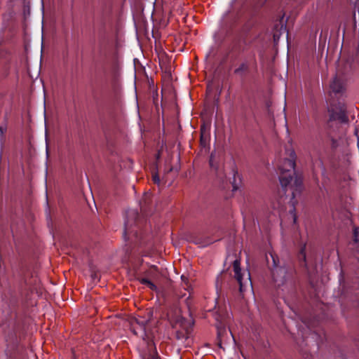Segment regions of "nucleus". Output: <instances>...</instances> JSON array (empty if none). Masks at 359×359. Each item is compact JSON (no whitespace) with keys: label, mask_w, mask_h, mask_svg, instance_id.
Returning a JSON list of instances; mask_svg holds the SVG:
<instances>
[{"label":"nucleus","mask_w":359,"mask_h":359,"mask_svg":"<svg viewBox=\"0 0 359 359\" xmlns=\"http://www.w3.org/2000/svg\"><path fill=\"white\" fill-rule=\"evenodd\" d=\"M297 257L299 262V264L302 267H307L306 263V250H307V243L303 241H300L297 246Z\"/></svg>","instance_id":"obj_8"},{"label":"nucleus","mask_w":359,"mask_h":359,"mask_svg":"<svg viewBox=\"0 0 359 359\" xmlns=\"http://www.w3.org/2000/svg\"><path fill=\"white\" fill-rule=\"evenodd\" d=\"M6 129H4L2 127H0V137H4Z\"/></svg>","instance_id":"obj_20"},{"label":"nucleus","mask_w":359,"mask_h":359,"mask_svg":"<svg viewBox=\"0 0 359 359\" xmlns=\"http://www.w3.org/2000/svg\"><path fill=\"white\" fill-rule=\"evenodd\" d=\"M182 282V286L184 288V290L189 291L191 289V284L189 281V279L187 276L184 275H182L181 276Z\"/></svg>","instance_id":"obj_13"},{"label":"nucleus","mask_w":359,"mask_h":359,"mask_svg":"<svg viewBox=\"0 0 359 359\" xmlns=\"http://www.w3.org/2000/svg\"><path fill=\"white\" fill-rule=\"evenodd\" d=\"M209 163H210V167L212 168H214L215 165H214V159H213V154H212L210 156Z\"/></svg>","instance_id":"obj_19"},{"label":"nucleus","mask_w":359,"mask_h":359,"mask_svg":"<svg viewBox=\"0 0 359 359\" xmlns=\"http://www.w3.org/2000/svg\"><path fill=\"white\" fill-rule=\"evenodd\" d=\"M280 170L279 180L281 187L285 189L290 185L292 190V198H294L301 193L303 188V181L300 176L295 175V153L291 151L290 158H285L281 164L278 165Z\"/></svg>","instance_id":"obj_2"},{"label":"nucleus","mask_w":359,"mask_h":359,"mask_svg":"<svg viewBox=\"0 0 359 359\" xmlns=\"http://www.w3.org/2000/svg\"><path fill=\"white\" fill-rule=\"evenodd\" d=\"M353 238L355 243L359 242V227H355L353 229Z\"/></svg>","instance_id":"obj_15"},{"label":"nucleus","mask_w":359,"mask_h":359,"mask_svg":"<svg viewBox=\"0 0 359 359\" xmlns=\"http://www.w3.org/2000/svg\"><path fill=\"white\" fill-rule=\"evenodd\" d=\"M139 281L140 282L141 284L147 285L152 291L158 292L157 286L148 278H139Z\"/></svg>","instance_id":"obj_11"},{"label":"nucleus","mask_w":359,"mask_h":359,"mask_svg":"<svg viewBox=\"0 0 359 359\" xmlns=\"http://www.w3.org/2000/svg\"><path fill=\"white\" fill-rule=\"evenodd\" d=\"M238 20V15L230 12L224 17L223 25L226 28L229 27V29H231L236 24Z\"/></svg>","instance_id":"obj_9"},{"label":"nucleus","mask_w":359,"mask_h":359,"mask_svg":"<svg viewBox=\"0 0 359 359\" xmlns=\"http://www.w3.org/2000/svg\"><path fill=\"white\" fill-rule=\"evenodd\" d=\"M296 222V217H294V222Z\"/></svg>","instance_id":"obj_24"},{"label":"nucleus","mask_w":359,"mask_h":359,"mask_svg":"<svg viewBox=\"0 0 359 359\" xmlns=\"http://www.w3.org/2000/svg\"><path fill=\"white\" fill-rule=\"evenodd\" d=\"M273 260V268L271 269V275L273 280L277 287L283 285L288 278V270L285 266H279L278 265V258L276 255H271Z\"/></svg>","instance_id":"obj_4"},{"label":"nucleus","mask_w":359,"mask_h":359,"mask_svg":"<svg viewBox=\"0 0 359 359\" xmlns=\"http://www.w3.org/2000/svg\"><path fill=\"white\" fill-rule=\"evenodd\" d=\"M212 243V241H204V242L199 241H196V243L201 244V246H206V245H210Z\"/></svg>","instance_id":"obj_18"},{"label":"nucleus","mask_w":359,"mask_h":359,"mask_svg":"<svg viewBox=\"0 0 359 359\" xmlns=\"http://www.w3.org/2000/svg\"><path fill=\"white\" fill-rule=\"evenodd\" d=\"M233 177L229 179L230 183L232 185L233 191L238 189L241 184V178L238 175V172L234 169L232 170Z\"/></svg>","instance_id":"obj_10"},{"label":"nucleus","mask_w":359,"mask_h":359,"mask_svg":"<svg viewBox=\"0 0 359 359\" xmlns=\"http://www.w3.org/2000/svg\"><path fill=\"white\" fill-rule=\"evenodd\" d=\"M152 199L149 194H145L140 202L142 216L136 210H130L126 212L124 224L123 238L130 241L135 245H146L150 239V236L145 234L146 219L152 212Z\"/></svg>","instance_id":"obj_1"},{"label":"nucleus","mask_w":359,"mask_h":359,"mask_svg":"<svg viewBox=\"0 0 359 359\" xmlns=\"http://www.w3.org/2000/svg\"><path fill=\"white\" fill-rule=\"evenodd\" d=\"M149 322V319L139 316L130 320V330L135 335H140L141 337L147 336L146 327Z\"/></svg>","instance_id":"obj_7"},{"label":"nucleus","mask_w":359,"mask_h":359,"mask_svg":"<svg viewBox=\"0 0 359 359\" xmlns=\"http://www.w3.org/2000/svg\"><path fill=\"white\" fill-rule=\"evenodd\" d=\"M249 69V65L247 62H243L240 66L234 70V74L238 75H243L245 72Z\"/></svg>","instance_id":"obj_12"},{"label":"nucleus","mask_w":359,"mask_h":359,"mask_svg":"<svg viewBox=\"0 0 359 359\" xmlns=\"http://www.w3.org/2000/svg\"><path fill=\"white\" fill-rule=\"evenodd\" d=\"M149 359H157V357L154 354H150Z\"/></svg>","instance_id":"obj_22"},{"label":"nucleus","mask_w":359,"mask_h":359,"mask_svg":"<svg viewBox=\"0 0 359 359\" xmlns=\"http://www.w3.org/2000/svg\"><path fill=\"white\" fill-rule=\"evenodd\" d=\"M342 290H343V292H344V293H346V292L345 291V285H342Z\"/></svg>","instance_id":"obj_23"},{"label":"nucleus","mask_w":359,"mask_h":359,"mask_svg":"<svg viewBox=\"0 0 359 359\" xmlns=\"http://www.w3.org/2000/svg\"><path fill=\"white\" fill-rule=\"evenodd\" d=\"M304 359H313V357L310 354H306L304 356Z\"/></svg>","instance_id":"obj_21"},{"label":"nucleus","mask_w":359,"mask_h":359,"mask_svg":"<svg viewBox=\"0 0 359 359\" xmlns=\"http://www.w3.org/2000/svg\"><path fill=\"white\" fill-rule=\"evenodd\" d=\"M240 261L236 259L233 261V267L234 271V279H233L229 274L227 273H222L219 274L216 279V288L217 290H222L225 286L226 283H227L229 280L235 281L239 286V292L242 294L248 287H252V283L250 279V273H242L241 269Z\"/></svg>","instance_id":"obj_3"},{"label":"nucleus","mask_w":359,"mask_h":359,"mask_svg":"<svg viewBox=\"0 0 359 359\" xmlns=\"http://www.w3.org/2000/svg\"><path fill=\"white\" fill-rule=\"evenodd\" d=\"M346 104L344 100H339L337 104H332L329 110L331 121H339L340 123H346L348 121L347 116Z\"/></svg>","instance_id":"obj_5"},{"label":"nucleus","mask_w":359,"mask_h":359,"mask_svg":"<svg viewBox=\"0 0 359 359\" xmlns=\"http://www.w3.org/2000/svg\"><path fill=\"white\" fill-rule=\"evenodd\" d=\"M182 282V286L184 288V290L189 291L191 289V284L189 281V279L187 276L184 275H182L181 276Z\"/></svg>","instance_id":"obj_14"},{"label":"nucleus","mask_w":359,"mask_h":359,"mask_svg":"<svg viewBox=\"0 0 359 359\" xmlns=\"http://www.w3.org/2000/svg\"><path fill=\"white\" fill-rule=\"evenodd\" d=\"M330 96L332 98L341 99L346 94V81L341 76H335L330 85Z\"/></svg>","instance_id":"obj_6"},{"label":"nucleus","mask_w":359,"mask_h":359,"mask_svg":"<svg viewBox=\"0 0 359 359\" xmlns=\"http://www.w3.org/2000/svg\"><path fill=\"white\" fill-rule=\"evenodd\" d=\"M201 144L202 147H205L207 144V138L203 136V135H201Z\"/></svg>","instance_id":"obj_17"},{"label":"nucleus","mask_w":359,"mask_h":359,"mask_svg":"<svg viewBox=\"0 0 359 359\" xmlns=\"http://www.w3.org/2000/svg\"><path fill=\"white\" fill-rule=\"evenodd\" d=\"M152 180L155 184H159L160 183V178L157 173H155L152 176Z\"/></svg>","instance_id":"obj_16"}]
</instances>
